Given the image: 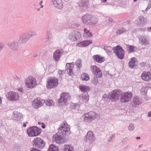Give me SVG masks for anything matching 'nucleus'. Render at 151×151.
I'll return each instance as SVG.
<instances>
[{
  "mask_svg": "<svg viewBox=\"0 0 151 151\" xmlns=\"http://www.w3.org/2000/svg\"><path fill=\"white\" fill-rule=\"evenodd\" d=\"M42 1H41L40 2V4L41 5V8H42L43 7V6L42 5Z\"/></svg>",
  "mask_w": 151,
  "mask_h": 151,
  "instance_id": "49530a36",
  "label": "nucleus"
},
{
  "mask_svg": "<svg viewBox=\"0 0 151 151\" xmlns=\"http://www.w3.org/2000/svg\"><path fill=\"white\" fill-rule=\"evenodd\" d=\"M134 129V125L132 124H130L129 127V129L130 131H132Z\"/></svg>",
  "mask_w": 151,
  "mask_h": 151,
  "instance_id": "79ce46f5",
  "label": "nucleus"
},
{
  "mask_svg": "<svg viewBox=\"0 0 151 151\" xmlns=\"http://www.w3.org/2000/svg\"><path fill=\"white\" fill-rule=\"evenodd\" d=\"M151 116V111L148 112V117H150Z\"/></svg>",
  "mask_w": 151,
  "mask_h": 151,
  "instance_id": "a18cd8bd",
  "label": "nucleus"
},
{
  "mask_svg": "<svg viewBox=\"0 0 151 151\" xmlns=\"http://www.w3.org/2000/svg\"><path fill=\"white\" fill-rule=\"evenodd\" d=\"M81 79L82 81H87L89 80L88 75L86 73H84L81 75Z\"/></svg>",
  "mask_w": 151,
  "mask_h": 151,
  "instance_id": "a878e982",
  "label": "nucleus"
},
{
  "mask_svg": "<svg viewBox=\"0 0 151 151\" xmlns=\"http://www.w3.org/2000/svg\"><path fill=\"white\" fill-rule=\"evenodd\" d=\"M25 83L27 88H33L37 85L36 80L34 77L29 76L26 79Z\"/></svg>",
  "mask_w": 151,
  "mask_h": 151,
  "instance_id": "423d86ee",
  "label": "nucleus"
},
{
  "mask_svg": "<svg viewBox=\"0 0 151 151\" xmlns=\"http://www.w3.org/2000/svg\"><path fill=\"white\" fill-rule=\"evenodd\" d=\"M74 63H67L66 65V70H67L69 75L72 76L74 75L73 72V69L74 68Z\"/></svg>",
  "mask_w": 151,
  "mask_h": 151,
  "instance_id": "2eb2a0df",
  "label": "nucleus"
},
{
  "mask_svg": "<svg viewBox=\"0 0 151 151\" xmlns=\"http://www.w3.org/2000/svg\"><path fill=\"white\" fill-rule=\"evenodd\" d=\"M89 99V96L88 95H87L85 96L84 97L83 99V101L86 104H88Z\"/></svg>",
  "mask_w": 151,
  "mask_h": 151,
  "instance_id": "473e14b6",
  "label": "nucleus"
},
{
  "mask_svg": "<svg viewBox=\"0 0 151 151\" xmlns=\"http://www.w3.org/2000/svg\"><path fill=\"white\" fill-rule=\"evenodd\" d=\"M48 151H59L58 148L54 145L51 144L50 146Z\"/></svg>",
  "mask_w": 151,
  "mask_h": 151,
  "instance_id": "393cba45",
  "label": "nucleus"
},
{
  "mask_svg": "<svg viewBox=\"0 0 151 151\" xmlns=\"http://www.w3.org/2000/svg\"><path fill=\"white\" fill-rule=\"evenodd\" d=\"M140 137H137L136 138V139H140Z\"/></svg>",
  "mask_w": 151,
  "mask_h": 151,
  "instance_id": "603ef678",
  "label": "nucleus"
},
{
  "mask_svg": "<svg viewBox=\"0 0 151 151\" xmlns=\"http://www.w3.org/2000/svg\"><path fill=\"white\" fill-rule=\"evenodd\" d=\"M84 43L83 41L81 42H80L79 43H78L76 45L78 47H85Z\"/></svg>",
  "mask_w": 151,
  "mask_h": 151,
  "instance_id": "c9c22d12",
  "label": "nucleus"
},
{
  "mask_svg": "<svg viewBox=\"0 0 151 151\" xmlns=\"http://www.w3.org/2000/svg\"><path fill=\"white\" fill-rule=\"evenodd\" d=\"M141 65H145V63H142L140 64Z\"/></svg>",
  "mask_w": 151,
  "mask_h": 151,
  "instance_id": "09e8293b",
  "label": "nucleus"
},
{
  "mask_svg": "<svg viewBox=\"0 0 151 151\" xmlns=\"http://www.w3.org/2000/svg\"><path fill=\"white\" fill-rule=\"evenodd\" d=\"M84 31L85 32L84 33V35H86L87 37H90L92 36V33L90 32L86 28H85L84 29Z\"/></svg>",
  "mask_w": 151,
  "mask_h": 151,
  "instance_id": "bb28decb",
  "label": "nucleus"
},
{
  "mask_svg": "<svg viewBox=\"0 0 151 151\" xmlns=\"http://www.w3.org/2000/svg\"><path fill=\"white\" fill-rule=\"evenodd\" d=\"M45 103L46 105L48 106H51L54 104L53 101L50 99L46 100Z\"/></svg>",
  "mask_w": 151,
  "mask_h": 151,
  "instance_id": "c756f323",
  "label": "nucleus"
},
{
  "mask_svg": "<svg viewBox=\"0 0 151 151\" xmlns=\"http://www.w3.org/2000/svg\"><path fill=\"white\" fill-rule=\"evenodd\" d=\"M113 51L115 55L120 59H122L124 58V51L122 47L117 46L113 48Z\"/></svg>",
  "mask_w": 151,
  "mask_h": 151,
  "instance_id": "1a4fd4ad",
  "label": "nucleus"
},
{
  "mask_svg": "<svg viewBox=\"0 0 151 151\" xmlns=\"http://www.w3.org/2000/svg\"><path fill=\"white\" fill-rule=\"evenodd\" d=\"M55 6L59 9H61L63 7V2L62 0H52Z\"/></svg>",
  "mask_w": 151,
  "mask_h": 151,
  "instance_id": "a211bd4d",
  "label": "nucleus"
},
{
  "mask_svg": "<svg viewBox=\"0 0 151 151\" xmlns=\"http://www.w3.org/2000/svg\"><path fill=\"white\" fill-rule=\"evenodd\" d=\"M75 35V39H71V40L73 41H75L76 40H77L78 39H79L80 37H81V34H80L78 32H76Z\"/></svg>",
  "mask_w": 151,
  "mask_h": 151,
  "instance_id": "c85d7f7f",
  "label": "nucleus"
},
{
  "mask_svg": "<svg viewBox=\"0 0 151 151\" xmlns=\"http://www.w3.org/2000/svg\"><path fill=\"white\" fill-rule=\"evenodd\" d=\"M133 102L135 105H139L141 103V102L139 99L136 98L133 99Z\"/></svg>",
  "mask_w": 151,
  "mask_h": 151,
  "instance_id": "2f4dec72",
  "label": "nucleus"
},
{
  "mask_svg": "<svg viewBox=\"0 0 151 151\" xmlns=\"http://www.w3.org/2000/svg\"><path fill=\"white\" fill-rule=\"evenodd\" d=\"M84 43L85 47L88 45L89 44L92 43V41L91 40H87L83 41Z\"/></svg>",
  "mask_w": 151,
  "mask_h": 151,
  "instance_id": "f704fd0d",
  "label": "nucleus"
},
{
  "mask_svg": "<svg viewBox=\"0 0 151 151\" xmlns=\"http://www.w3.org/2000/svg\"><path fill=\"white\" fill-rule=\"evenodd\" d=\"M92 73L97 77L101 78L102 76V73L100 69L96 65H93L91 67Z\"/></svg>",
  "mask_w": 151,
  "mask_h": 151,
  "instance_id": "4468645a",
  "label": "nucleus"
},
{
  "mask_svg": "<svg viewBox=\"0 0 151 151\" xmlns=\"http://www.w3.org/2000/svg\"><path fill=\"white\" fill-rule=\"evenodd\" d=\"M79 88L81 91L83 92L89 91L90 90V88L89 87L83 85H80L79 87Z\"/></svg>",
  "mask_w": 151,
  "mask_h": 151,
  "instance_id": "b1692460",
  "label": "nucleus"
},
{
  "mask_svg": "<svg viewBox=\"0 0 151 151\" xmlns=\"http://www.w3.org/2000/svg\"><path fill=\"white\" fill-rule=\"evenodd\" d=\"M52 141L58 144L63 143L65 141V137L61 136L57 133L53 135Z\"/></svg>",
  "mask_w": 151,
  "mask_h": 151,
  "instance_id": "f8f14e48",
  "label": "nucleus"
},
{
  "mask_svg": "<svg viewBox=\"0 0 151 151\" xmlns=\"http://www.w3.org/2000/svg\"><path fill=\"white\" fill-rule=\"evenodd\" d=\"M76 65L78 68H80L82 66L81 62L80 60H78L77 61Z\"/></svg>",
  "mask_w": 151,
  "mask_h": 151,
  "instance_id": "ea45409f",
  "label": "nucleus"
},
{
  "mask_svg": "<svg viewBox=\"0 0 151 151\" xmlns=\"http://www.w3.org/2000/svg\"><path fill=\"white\" fill-rule=\"evenodd\" d=\"M148 30V31H151V27L149 28Z\"/></svg>",
  "mask_w": 151,
  "mask_h": 151,
  "instance_id": "3c124183",
  "label": "nucleus"
},
{
  "mask_svg": "<svg viewBox=\"0 0 151 151\" xmlns=\"http://www.w3.org/2000/svg\"><path fill=\"white\" fill-rule=\"evenodd\" d=\"M129 51L130 52H133L134 50L135 47L132 45H128L127 47Z\"/></svg>",
  "mask_w": 151,
  "mask_h": 151,
  "instance_id": "72a5a7b5",
  "label": "nucleus"
},
{
  "mask_svg": "<svg viewBox=\"0 0 151 151\" xmlns=\"http://www.w3.org/2000/svg\"><path fill=\"white\" fill-rule=\"evenodd\" d=\"M142 43H143V44H145V43H144V42H142Z\"/></svg>",
  "mask_w": 151,
  "mask_h": 151,
  "instance_id": "6e6d98bb",
  "label": "nucleus"
},
{
  "mask_svg": "<svg viewBox=\"0 0 151 151\" xmlns=\"http://www.w3.org/2000/svg\"><path fill=\"white\" fill-rule=\"evenodd\" d=\"M70 99V96L67 93H63L61 94V97L58 101L59 105H67L68 101Z\"/></svg>",
  "mask_w": 151,
  "mask_h": 151,
  "instance_id": "7ed1b4c3",
  "label": "nucleus"
},
{
  "mask_svg": "<svg viewBox=\"0 0 151 151\" xmlns=\"http://www.w3.org/2000/svg\"><path fill=\"white\" fill-rule=\"evenodd\" d=\"M58 131L57 133L64 137L66 135L69 134L71 132L69 126L65 121L62 122L60 125Z\"/></svg>",
  "mask_w": 151,
  "mask_h": 151,
  "instance_id": "f257e3e1",
  "label": "nucleus"
},
{
  "mask_svg": "<svg viewBox=\"0 0 151 151\" xmlns=\"http://www.w3.org/2000/svg\"><path fill=\"white\" fill-rule=\"evenodd\" d=\"M104 49L106 50L107 52L108 53L110 52L111 48V47H108L107 46H105L104 47Z\"/></svg>",
  "mask_w": 151,
  "mask_h": 151,
  "instance_id": "4c0bfd02",
  "label": "nucleus"
},
{
  "mask_svg": "<svg viewBox=\"0 0 151 151\" xmlns=\"http://www.w3.org/2000/svg\"><path fill=\"white\" fill-rule=\"evenodd\" d=\"M132 95L130 92H126L122 94L120 101L121 103L127 102L130 101L132 97Z\"/></svg>",
  "mask_w": 151,
  "mask_h": 151,
  "instance_id": "9d476101",
  "label": "nucleus"
},
{
  "mask_svg": "<svg viewBox=\"0 0 151 151\" xmlns=\"http://www.w3.org/2000/svg\"><path fill=\"white\" fill-rule=\"evenodd\" d=\"M78 104L73 103L71 105V107L73 109H75L76 107H78Z\"/></svg>",
  "mask_w": 151,
  "mask_h": 151,
  "instance_id": "a19ab883",
  "label": "nucleus"
},
{
  "mask_svg": "<svg viewBox=\"0 0 151 151\" xmlns=\"http://www.w3.org/2000/svg\"><path fill=\"white\" fill-rule=\"evenodd\" d=\"M137 1V0H134V2L136 1Z\"/></svg>",
  "mask_w": 151,
  "mask_h": 151,
  "instance_id": "5fc2aeb1",
  "label": "nucleus"
},
{
  "mask_svg": "<svg viewBox=\"0 0 151 151\" xmlns=\"http://www.w3.org/2000/svg\"><path fill=\"white\" fill-rule=\"evenodd\" d=\"M90 19V22H91L93 24H95L97 22L98 19L95 17L91 16V17Z\"/></svg>",
  "mask_w": 151,
  "mask_h": 151,
  "instance_id": "cd10ccee",
  "label": "nucleus"
},
{
  "mask_svg": "<svg viewBox=\"0 0 151 151\" xmlns=\"http://www.w3.org/2000/svg\"><path fill=\"white\" fill-rule=\"evenodd\" d=\"M109 21H112L111 19H109Z\"/></svg>",
  "mask_w": 151,
  "mask_h": 151,
  "instance_id": "864d4df0",
  "label": "nucleus"
},
{
  "mask_svg": "<svg viewBox=\"0 0 151 151\" xmlns=\"http://www.w3.org/2000/svg\"><path fill=\"white\" fill-rule=\"evenodd\" d=\"M93 84H94L95 85L97 83H98V79L97 78V79H96L95 80H93Z\"/></svg>",
  "mask_w": 151,
  "mask_h": 151,
  "instance_id": "37998d69",
  "label": "nucleus"
},
{
  "mask_svg": "<svg viewBox=\"0 0 151 151\" xmlns=\"http://www.w3.org/2000/svg\"><path fill=\"white\" fill-rule=\"evenodd\" d=\"M26 124H28V122H26L25 123H24L23 124V127H25L26 126Z\"/></svg>",
  "mask_w": 151,
  "mask_h": 151,
  "instance_id": "de8ad7c7",
  "label": "nucleus"
},
{
  "mask_svg": "<svg viewBox=\"0 0 151 151\" xmlns=\"http://www.w3.org/2000/svg\"><path fill=\"white\" fill-rule=\"evenodd\" d=\"M124 31V29L122 28L118 29L116 32V33L118 35H119L122 33Z\"/></svg>",
  "mask_w": 151,
  "mask_h": 151,
  "instance_id": "e433bc0d",
  "label": "nucleus"
},
{
  "mask_svg": "<svg viewBox=\"0 0 151 151\" xmlns=\"http://www.w3.org/2000/svg\"><path fill=\"white\" fill-rule=\"evenodd\" d=\"M147 88L143 87L141 89L140 92L143 95H146L147 94Z\"/></svg>",
  "mask_w": 151,
  "mask_h": 151,
  "instance_id": "7c9ffc66",
  "label": "nucleus"
},
{
  "mask_svg": "<svg viewBox=\"0 0 151 151\" xmlns=\"http://www.w3.org/2000/svg\"><path fill=\"white\" fill-rule=\"evenodd\" d=\"M60 50H57L54 53L53 58L54 60L56 61L60 59Z\"/></svg>",
  "mask_w": 151,
  "mask_h": 151,
  "instance_id": "aec40b11",
  "label": "nucleus"
},
{
  "mask_svg": "<svg viewBox=\"0 0 151 151\" xmlns=\"http://www.w3.org/2000/svg\"><path fill=\"white\" fill-rule=\"evenodd\" d=\"M2 101V99L1 98V97H0V104H1V103Z\"/></svg>",
  "mask_w": 151,
  "mask_h": 151,
  "instance_id": "8fccbe9b",
  "label": "nucleus"
},
{
  "mask_svg": "<svg viewBox=\"0 0 151 151\" xmlns=\"http://www.w3.org/2000/svg\"><path fill=\"white\" fill-rule=\"evenodd\" d=\"M139 20H140V22H141V19H140Z\"/></svg>",
  "mask_w": 151,
  "mask_h": 151,
  "instance_id": "4d7b16f0",
  "label": "nucleus"
},
{
  "mask_svg": "<svg viewBox=\"0 0 151 151\" xmlns=\"http://www.w3.org/2000/svg\"><path fill=\"white\" fill-rule=\"evenodd\" d=\"M130 60L129 63V66L131 68H133L136 66L135 63H136L137 61L136 59L134 58H131Z\"/></svg>",
  "mask_w": 151,
  "mask_h": 151,
  "instance_id": "412c9836",
  "label": "nucleus"
},
{
  "mask_svg": "<svg viewBox=\"0 0 151 151\" xmlns=\"http://www.w3.org/2000/svg\"><path fill=\"white\" fill-rule=\"evenodd\" d=\"M58 84V81L55 77H50L47 79V88L49 89L54 88Z\"/></svg>",
  "mask_w": 151,
  "mask_h": 151,
  "instance_id": "20e7f679",
  "label": "nucleus"
},
{
  "mask_svg": "<svg viewBox=\"0 0 151 151\" xmlns=\"http://www.w3.org/2000/svg\"><path fill=\"white\" fill-rule=\"evenodd\" d=\"M91 15L89 14H86L84 15L82 18V21L84 23H86L89 21L90 22V18Z\"/></svg>",
  "mask_w": 151,
  "mask_h": 151,
  "instance_id": "4be33fe9",
  "label": "nucleus"
},
{
  "mask_svg": "<svg viewBox=\"0 0 151 151\" xmlns=\"http://www.w3.org/2000/svg\"><path fill=\"white\" fill-rule=\"evenodd\" d=\"M6 97L8 100L12 101H17L19 99V94L15 92L10 91L8 92Z\"/></svg>",
  "mask_w": 151,
  "mask_h": 151,
  "instance_id": "9b49d317",
  "label": "nucleus"
},
{
  "mask_svg": "<svg viewBox=\"0 0 151 151\" xmlns=\"http://www.w3.org/2000/svg\"><path fill=\"white\" fill-rule=\"evenodd\" d=\"M38 124L43 129H45V128L46 127L45 124L44 123L39 122H38Z\"/></svg>",
  "mask_w": 151,
  "mask_h": 151,
  "instance_id": "58836bf2",
  "label": "nucleus"
},
{
  "mask_svg": "<svg viewBox=\"0 0 151 151\" xmlns=\"http://www.w3.org/2000/svg\"><path fill=\"white\" fill-rule=\"evenodd\" d=\"M45 101L39 98L35 99L32 102V105L35 108H37L42 106Z\"/></svg>",
  "mask_w": 151,
  "mask_h": 151,
  "instance_id": "ddd939ff",
  "label": "nucleus"
},
{
  "mask_svg": "<svg viewBox=\"0 0 151 151\" xmlns=\"http://www.w3.org/2000/svg\"><path fill=\"white\" fill-rule=\"evenodd\" d=\"M142 79L145 81H148L151 80V73L150 72H143L141 75Z\"/></svg>",
  "mask_w": 151,
  "mask_h": 151,
  "instance_id": "dca6fc26",
  "label": "nucleus"
},
{
  "mask_svg": "<svg viewBox=\"0 0 151 151\" xmlns=\"http://www.w3.org/2000/svg\"><path fill=\"white\" fill-rule=\"evenodd\" d=\"M97 114L94 112L90 111L85 113L83 115L84 121L89 122L96 118Z\"/></svg>",
  "mask_w": 151,
  "mask_h": 151,
  "instance_id": "39448f33",
  "label": "nucleus"
},
{
  "mask_svg": "<svg viewBox=\"0 0 151 151\" xmlns=\"http://www.w3.org/2000/svg\"><path fill=\"white\" fill-rule=\"evenodd\" d=\"M93 57L96 62L99 63L103 62L105 60L103 57L97 55H93Z\"/></svg>",
  "mask_w": 151,
  "mask_h": 151,
  "instance_id": "6ab92c4d",
  "label": "nucleus"
},
{
  "mask_svg": "<svg viewBox=\"0 0 151 151\" xmlns=\"http://www.w3.org/2000/svg\"><path fill=\"white\" fill-rule=\"evenodd\" d=\"M45 143L44 140L39 137L35 138L33 142V145L40 149L42 148L45 146Z\"/></svg>",
  "mask_w": 151,
  "mask_h": 151,
  "instance_id": "0eeeda50",
  "label": "nucleus"
},
{
  "mask_svg": "<svg viewBox=\"0 0 151 151\" xmlns=\"http://www.w3.org/2000/svg\"><path fill=\"white\" fill-rule=\"evenodd\" d=\"M42 132L41 129L36 126L30 127L27 129V132L30 137H36L39 135Z\"/></svg>",
  "mask_w": 151,
  "mask_h": 151,
  "instance_id": "f03ea898",
  "label": "nucleus"
},
{
  "mask_svg": "<svg viewBox=\"0 0 151 151\" xmlns=\"http://www.w3.org/2000/svg\"><path fill=\"white\" fill-rule=\"evenodd\" d=\"M63 151H74V149L72 146L68 145H65L63 146Z\"/></svg>",
  "mask_w": 151,
  "mask_h": 151,
  "instance_id": "5701e85b",
  "label": "nucleus"
},
{
  "mask_svg": "<svg viewBox=\"0 0 151 151\" xmlns=\"http://www.w3.org/2000/svg\"><path fill=\"white\" fill-rule=\"evenodd\" d=\"M121 94V92L119 91L114 90L110 93L108 98L111 101H115L119 99Z\"/></svg>",
  "mask_w": 151,
  "mask_h": 151,
  "instance_id": "6e6552de",
  "label": "nucleus"
},
{
  "mask_svg": "<svg viewBox=\"0 0 151 151\" xmlns=\"http://www.w3.org/2000/svg\"><path fill=\"white\" fill-rule=\"evenodd\" d=\"M86 138V142H92L95 140L94 134L91 131H89L88 132Z\"/></svg>",
  "mask_w": 151,
  "mask_h": 151,
  "instance_id": "f3484780",
  "label": "nucleus"
},
{
  "mask_svg": "<svg viewBox=\"0 0 151 151\" xmlns=\"http://www.w3.org/2000/svg\"><path fill=\"white\" fill-rule=\"evenodd\" d=\"M18 90L20 92H22L23 91V90L22 88H19L18 89Z\"/></svg>",
  "mask_w": 151,
  "mask_h": 151,
  "instance_id": "c03bdc74",
  "label": "nucleus"
}]
</instances>
